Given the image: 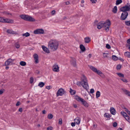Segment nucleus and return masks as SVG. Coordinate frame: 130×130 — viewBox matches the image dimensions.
<instances>
[{"instance_id": "22", "label": "nucleus", "mask_w": 130, "mask_h": 130, "mask_svg": "<svg viewBox=\"0 0 130 130\" xmlns=\"http://www.w3.org/2000/svg\"><path fill=\"white\" fill-rule=\"evenodd\" d=\"M7 32L9 34H15V32L14 31H13L11 29H8L7 30Z\"/></svg>"}, {"instance_id": "41", "label": "nucleus", "mask_w": 130, "mask_h": 130, "mask_svg": "<svg viewBox=\"0 0 130 130\" xmlns=\"http://www.w3.org/2000/svg\"><path fill=\"white\" fill-rule=\"evenodd\" d=\"M121 80L122 81L124 82L127 83V80L125 79L124 78H121Z\"/></svg>"}, {"instance_id": "58", "label": "nucleus", "mask_w": 130, "mask_h": 130, "mask_svg": "<svg viewBox=\"0 0 130 130\" xmlns=\"http://www.w3.org/2000/svg\"><path fill=\"white\" fill-rule=\"evenodd\" d=\"M42 112L43 114H45L46 113V112L45 110H43L42 111Z\"/></svg>"}, {"instance_id": "39", "label": "nucleus", "mask_w": 130, "mask_h": 130, "mask_svg": "<svg viewBox=\"0 0 130 130\" xmlns=\"http://www.w3.org/2000/svg\"><path fill=\"white\" fill-rule=\"evenodd\" d=\"M125 24L127 26H130V20L128 21H125Z\"/></svg>"}, {"instance_id": "23", "label": "nucleus", "mask_w": 130, "mask_h": 130, "mask_svg": "<svg viewBox=\"0 0 130 130\" xmlns=\"http://www.w3.org/2000/svg\"><path fill=\"white\" fill-rule=\"evenodd\" d=\"M124 55L126 57L130 58V53L129 52H126L124 53Z\"/></svg>"}, {"instance_id": "14", "label": "nucleus", "mask_w": 130, "mask_h": 130, "mask_svg": "<svg viewBox=\"0 0 130 130\" xmlns=\"http://www.w3.org/2000/svg\"><path fill=\"white\" fill-rule=\"evenodd\" d=\"M33 57L35 63L36 64L37 63L39 62L38 55L36 54H35L33 55Z\"/></svg>"}, {"instance_id": "62", "label": "nucleus", "mask_w": 130, "mask_h": 130, "mask_svg": "<svg viewBox=\"0 0 130 130\" xmlns=\"http://www.w3.org/2000/svg\"><path fill=\"white\" fill-rule=\"evenodd\" d=\"M127 112L130 116V111L128 110V111H127Z\"/></svg>"}, {"instance_id": "11", "label": "nucleus", "mask_w": 130, "mask_h": 130, "mask_svg": "<svg viewBox=\"0 0 130 130\" xmlns=\"http://www.w3.org/2000/svg\"><path fill=\"white\" fill-rule=\"evenodd\" d=\"M64 90L62 88H61L58 90L56 94V95L57 96H62L64 94Z\"/></svg>"}, {"instance_id": "53", "label": "nucleus", "mask_w": 130, "mask_h": 130, "mask_svg": "<svg viewBox=\"0 0 130 130\" xmlns=\"http://www.w3.org/2000/svg\"><path fill=\"white\" fill-rule=\"evenodd\" d=\"M91 2L92 3H95L96 1V0H90Z\"/></svg>"}, {"instance_id": "4", "label": "nucleus", "mask_w": 130, "mask_h": 130, "mask_svg": "<svg viewBox=\"0 0 130 130\" xmlns=\"http://www.w3.org/2000/svg\"><path fill=\"white\" fill-rule=\"evenodd\" d=\"M20 17L22 19L26 21L31 22L35 21V20L31 17L28 15L22 14L20 15Z\"/></svg>"}, {"instance_id": "37", "label": "nucleus", "mask_w": 130, "mask_h": 130, "mask_svg": "<svg viewBox=\"0 0 130 130\" xmlns=\"http://www.w3.org/2000/svg\"><path fill=\"white\" fill-rule=\"evenodd\" d=\"M53 117V116L51 114H49L47 116V118L48 119H51Z\"/></svg>"}, {"instance_id": "31", "label": "nucleus", "mask_w": 130, "mask_h": 130, "mask_svg": "<svg viewBox=\"0 0 130 130\" xmlns=\"http://www.w3.org/2000/svg\"><path fill=\"white\" fill-rule=\"evenodd\" d=\"M117 74L120 77L123 78L124 77V75L121 73H117Z\"/></svg>"}, {"instance_id": "59", "label": "nucleus", "mask_w": 130, "mask_h": 130, "mask_svg": "<svg viewBox=\"0 0 130 130\" xmlns=\"http://www.w3.org/2000/svg\"><path fill=\"white\" fill-rule=\"evenodd\" d=\"M46 88L48 89H50V86H47L46 87Z\"/></svg>"}, {"instance_id": "45", "label": "nucleus", "mask_w": 130, "mask_h": 130, "mask_svg": "<svg viewBox=\"0 0 130 130\" xmlns=\"http://www.w3.org/2000/svg\"><path fill=\"white\" fill-rule=\"evenodd\" d=\"M53 129V127L51 126H48L47 129V130H52Z\"/></svg>"}, {"instance_id": "15", "label": "nucleus", "mask_w": 130, "mask_h": 130, "mask_svg": "<svg viewBox=\"0 0 130 130\" xmlns=\"http://www.w3.org/2000/svg\"><path fill=\"white\" fill-rule=\"evenodd\" d=\"M110 111L111 113L113 115H115L116 113V111L115 109L113 107H111L110 109Z\"/></svg>"}, {"instance_id": "43", "label": "nucleus", "mask_w": 130, "mask_h": 130, "mask_svg": "<svg viewBox=\"0 0 130 130\" xmlns=\"http://www.w3.org/2000/svg\"><path fill=\"white\" fill-rule=\"evenodd\" d=\"M121 67V66L120 65H118L117 66V70H120Z\"/></svg>"}, {"instance_id": "40", "label": "nucleus", "mask_w": 130, "mask_h": 130, "mask_svg": "<svg viewBox=\"0 0 130 130\" xmlns=\"http://www.w3.org/2000/svg\"><path fill=\"white\" fill-rule=\"evenodd\" d=\"M15 46L17 48H19L20 47V45L18 43H16L15 44Z\"/></svg>"}, {"instance_id": "12", "label": "nucleus", "mask_w": 130, "mask_h": 130, "mask_svg": "<svg viewBox=\"0 0 130 130\" xmlns=\"http://www.w3.org/2000/svg\"><path fill=\"white\" fill-rule=\"evenodd\" d=\"M34 32L35 34H43L44 33V31L42 29H38L34 30Z\"/></svg>"}, {"instance_id": "46", "label": "nucleus", "mask_w": 130, "mask_h": 130, "mask_svg": "<svg viewBox=\"0 0 130 130\" xmlns=\"http://www.w3.org/2000/svg\"><path fill=\"white\" fill-rule=\"evenodd\" d=\"M62 119L61 118L59 119L58 122L59 124H61L62 123Z\"/></svg>"}, {"instance_id": "5", "label": "nucleus", "mask_w": 130, "mask_h": 130, "mask_svg": "<svg viewBox=\"0 0 130 130\" xmlns=\"http://www.w3.org/2000/svg\"><path fill=\"white\" fill-rule=\"evenodd\" d=\"M90 68L93 71L97 73L98 75L100 76L103 78L105 77L104 75L103 74L102 72L99 70H98L95 67L92 66H89Z\"/></svg>"}, {"instance_id": "32", "label": "nucleus", "mask_w": 130, "mask_h": 130, "mask_svg": "<svg viewBox=\"0 0 130 130\" xmlns=\"http://www.w3.org/2000/svg\"><path fill=\"white\" fill-rule=\"evenodd\" d=\"M122 2V0H117L116 1V4L117 5H119Z\"/></svg>"}, {"instance_id": "8", "label": "nucleus", "mask_w": 130, "mask_h": 130, "mask_svg": "<svg viewBox=\"0 0 130 130\" xmlns=\"http://www.w3.org/2000/svg\"><path fill=\"white\" fill-rule=\"evenodd\" d=\"M128 15L127 12H123L121 13L120 17V19L121 20H124L127 18Z\"/></svg>"}, {"instance_id": "9", "label": "nucleus", "mask_w": 130, "mask_h": 130, "mask_svg": "<svg viewBox=\"0 0 130 130\" xmlns=\"http://www.w3.org/2000/svg\"><path fill=\"white\" fill-rule=\"evenodd\" d=\"M14 60V59H12L11 58L9 59L5 62L4 65L7 66L12 64Z\"/></svg>"}, {"instance_id": "1", "label": "nucleus", "mask_w": 130, "mask_h": 130, "mask_svg": "<svg viewBox=\"0 0 130 130\" xmlns=\"http://www.w3.org/2000/svg\"><path fill=\"white\" fill-rule=\"evenodd\" d=\"M58 45V41L55 40H51L48 43V47L52 51H55L57 49Z\"/></svg>"}, {"instance_id": "21", "label": "nucleus", "mask_w": 130, "mask_h": 130, "mask_svg": "<svg viewBox=\"0 0 130 130\" xmlns=\"http://www.w3.org/2000/svg\"><path fill=\"white\" fill-rule=\"evenodd\" d=\"M90 38L88 37H86L84 39L86 43H89L90 41Z\"/></svg>"}, {"instance_id": "25", "label": "nucleus", "mask_w": 130, "mask_h": 130, "mask_svg": "<svg viewBox=\"0 0 130 130\" xmlns=\"http://www.w3.org/2000/svg\"><path fill=\"white\" fill-rule=\"evenodd\" d=\"M70 93L72 95H73L75 94L76 91L74 90H72L71 88H70Z\"/></svg>"}, {"instance_id": "7", "label": "nucleus", "mask_w": 130, "mask_h": 130, "mask_svg": "<svg viewBox=\"0 0 130 130\" xmlns=\"http://www.w3.org/2000/svg\"><path fill=\"white\" fill-rule=\"evenodd\" d=\"M0 22L12 23L13 22V20L7 19H5L3 18L0 17Z\"/></svg>"}, {"instance_id": "57", "label": "nucleus", "mask_w": 130, "mask_h": 130, "mask_svg": "<svg viewBox=\"0 0 130 130\" xmlns=\"http://www.w3.org/2000/svg\"><path fill=\"white\" fill-rule=\"evenodd\" d=\"M73 107L75 108H76L77 107V105L76 104H73Z\"/></svg>"}, {"instance_id": "28", "label": "nucleus", "mask_w": 130, "mask_h": 130, "mask_svg": "<svg viewBox=\"0 0 130 130\" xmlns=\"http://www.w3.org/2000/svg\"><path fill=\"white\" fill-rule=\"evenodd\" d=\"M20 64L22 66H24L26 64V62L24 61H21L20 63Z\"/></svg>"}, {"instance_id": "55", "label": "nucleus", "mask_w": 130, "mask_h": 130, "mask_svg": "<svg viewBox=\"0 0 130 130\" xmlns=\"http://www.w3.org/2000/svg\"><path fill=\"white\" fill-rule=\"evenodd\" d=\"M19 111L20 112H22V108H19Z\"/></svg>"}, {"instance_id": "48", "label": "nucleus", "mask_w": 130, "mask_h": 130, "mask_svg": "<svg viewBox=\"0 0 130 130\" xmlns=\"http://www.w3.org/2000/svg\"><path fill=\"white\" fill-rule=\"evenodd\" d=\"M33 81V79L32 77H31L30 78V83H32Z\"/></svg>"}, {"instance_id": "38", "label": "nucleus", "mask_w": 130, "mask_h": 130, "mask_svg": "<svg viewBox=\"0 0 130 130\" xmlns=\"http://www.w3.org/2000/svg\"><path fill=\"white\" fill-rule=\"evenodd\" d=\"M82 83L81 82V81L80 82H78L76 83L77 85L79 87H80L81 86V85L82 86Z\"/></svg>"}, {"instance_id": "3", "label": "nucleus", "mask_w": 130, "mask_h": 130, "mask_svg": "<svg viewBox=\"0 0 130 130\" xmlns=\"http://www.w3.org/2000/svg\"><path fill=\"white\" fill-rule=\"evenodd\" d=\"M75 99L78 101L80 102L85 107H87L89 105L88 104L83 98L78 96H75Z\"/></svg>"}, {"instance_id": "18", "label": "nucleus", "mask_w": 130, "mask_h": 130, "mask_svg": "<svg viewBox=\"0 0 130 130\" xmlns=\"http://www.w3.org/2000/svg\"><path fill=\"white\" fill-rule=\"evenodd\" d=\"M103 23L102 22L99 23L97 25V27L98 29H100L103 27Z\"/></svg>"}, {"instance_id": "2", "label": "nucleus", "mask_w": 130, "mask_h": 130, "mask_svg": "<svg viewBox=\"0 0 130 130\" xmlns=\"http://www.w3.org/2000/svg\"><path fill=\"white\" fill-rule=\"evenodd\" d=\"M81 81L82 83V87L85 89H87L89 88L87 79L86 76L82 75L81 77Z\"/></svg>"}, {"instance_id": "60", "label": "nucleus", "mask_w": 130, "mask_h": 130, "mask_svg": "<svg viewBox=\"0 0 130 130\" xmlns=\"http://www.w3.org/2000/svg\"><path fill=\"white\" fill-rule=\"evenodd\" d=\"M93 127H94V128H96L97 126V125H95V124H94L93 125Z\"/></svg>"}, {"instance_id": "42", "label": "nucleus", "mask_w": 130, "mask_h": 130, "mask_svg": "<svg viewBox=\"0 0 130 130\" xmlns=\"http://www.w3.org/2000/svg\"><path fill=\"white\" fill-rule=\"evenodd\" d=\"M71 63L74 66H75L76 65V62L74 61L73 62H71Z\"/></svg>"}, {"instance_id": "29", "label": "nucleus", "mask_w": 130, "mask_h": 130, "mask_svg": "<svg viewBox=\"0 0 130 130\" xmlns=\"http://www.w3.org/2000/svg\"><path fill=\"white\" fill-rule=\"evenodd\" d=\"M22 36L24 37H28L29 36L30 34L28 32H26L25 33L22 34Z\"/></svg>"}, {"instance_id": "64", "label": "nucleus", "mask_w": 130, "mask_h": 130, "mask_svg": "<svg viewBox=\"0 0 130 130\" xmlns=\"http://www.w3.org/2000/svg\"><path fill=\"white\" fill-rule=\"evenodd\" d=\"M118 130H122V128H119L118 129Z\"/></svg>"}, {"instance_id": "49", "label": "nucleus", "mask_w": 130, "mask_h": 130, "mask_svg": "<svg viewBox=\"0 0 130 130\" xmlns=\"http://www.w3.org/2000/svg\"><path fill=\"white\" fill-rule=\"evenodd\" d=\"M106 48H107L108 49H109L110 48H111L110 45L108 44H106Z\"/></svg>"}, {"instance_id": "56", "label": "nucleus", "mask_w": 130, "mask_h": 130, "mask_svg": "<svg viewBox=\"0 0 130 130\" xmlns=\"http://www.w3.org/2000/svg\"><path fill=\"white\" fill-rule=\"evenodd\" d=\"M127 42L128 43H130V38L127 40Z\"/></svg>"}, {"instance_id": "13", "label": "nucleus", "mask_w": 130, "mask_h": 130, "mask_svg": "<svg viewBox=\"0 0 130 130\" xmlns=\"http://www.w3.org/2000/svg\"><path fill=\"white\" fill-rule=\"evenodd\" d=\"M53 70L55 72H58L59 71V67L57 64H55L52 67Z\"/></svg>"}, {"instance_id": "51", "label": "nucleus", "mask_w": 130, "mask_h": 130, "mask_svg": "<svg viewBox=\"0 0 130 130\" xmlns=\"http://www.w3.org/2000/svg\"><path fill=\"white\" fill-rule=\"evenodd\" d=\"M113 126L114 127H116L117 126V124L116 122H114L113 123Z\"/></svg>"}, {"instance_id": "30", "label": "nucleus", "mask_w": 130, "mask_h": 130, "mask_svg": "<svg viewBox=\"0 0 130 130\" xmlns=\"http://www.w3.org/2000/svg\"><path fill=\"white\" fill-rule=\"evenodd\" d=\"M44 85V84L43 82H40L39 83L38 86L40 87H42Z\"/></svg>"}, {"instance_id": "24", "label": "nucleus", "mask_w": 130, "mask_h": 130, "mask_svg": "<svg viewBox=\"0 0 130 130\" xmlns=\"http://www.w3.org/2000/svg\"><path fill=\"white\" fill-rule=\"evenodd\" d=\"M80 48L82 51L83 52L85 50V47L83 45L81 44L80 45Z\"/></svg>"}, {"instance_id": "10", "label": "nucleus", "mask_w": 130, "mask_h": 130, "mask_svg": "<svg viewBox=\"0 0 130 130\" xmlns=\"http://www.w3.org/2000/svg\"><path fill=\"white\" fill-rule=\"evenodd\" d=\"M130 10V8L129 6L126 5L121 7L120 9L121 11L123 12H127L129 11Z\"/></svg>"}, {"instance_id": "63", "label": "nucleus", "mask_w": 130, "mask_h": 130, "mask_svg": "<svg viewBox=\"0 0 130 130\" xmlns=\"http://www.w3.org/2000/svg\"><path fill=\"white\" fill-rule=\"evenodd\" d=\"M88 56L89 58H91V55L90 54Z\"/></svg>"}, {"instance_id": "35", "label": "nucleus", "mask_w": 130, "mask_h": 130, "mask_svg": "<svg viewBox=\"0 0 130 130\" xmlns=\"http://www.w3.org/2000/svg\"><path fill=\"white\" fill-rule=\"evenodd\" d=\"M112 59L114 60H117L118 59V58L115 55H112Z\"/></svg>"}, {"instance_id": "26", "label": "nucleus", "mask_w": 130, "mask_h": 130, "mask_svg": "<svg viewBox=\"0 0 130 130\" xmlns=\"http://www.w3.org/2000/svg\"><path fill=\"white\" fill-rule=\"evenodd\" d=\"M101 95L99 91H98L96 92V98H98Z\"/></svg>"}, {"instance_id": "44", "label": "nucleus", "mask_w": 130, "mask_h": 130, "mask_svg": "<svg viewBox=\"0 0 130 130\" xmlns=\"http://www.w3.org/2000/svg\"><path fill=\"white\" fill-rule=\"evenodd\" d=\"M5 90L4 89H2L0 90V95L2 94L4 92Z\"/></svg>"}, {"instance_id": "36", "label": "nucleus", "mask_w": 130, "mask_h": 130, "mask_svg": "<svg viewBox=\"0 0 130 130\" xmlns=\"http://www.w3.org/2000/svg\"><path fill=\"white\" fill-rule=\"evenodd\" d=\"M125 119L128 121L130 123V118L129 116H128V115L127 116H126L125 117Z\"/></svg>"}, {"instance_id": "47", "label": "nucleus", "mask_w": 130, "mask_h": 130, "mask_svg": "<svg viewBox=\"0 0 130 130\" xmlns=\"http://www.w3.org/2000/svg\"><path fill=\"white\" fill-rule=\"evenodd\" d=\"M94 92V90L93 89H91L90 90V93L92 94Z\"/></svg>"}, {"instance_id": "34", "label": "nucleus", "mask_w": 130, "mask_h": 130, "mask_svg": "<svg viewBox=\"0 0 130 130\" xmlns=\"http://www.w3.org/2000/svg\"><path fill=\"white\" fill-rule=\"evenodd\" d=\"M104 116L105 117H106L107 118H110L111 117L110 115L107 113H105L104 115Z\"/></svg>"}, {"instance_id": "19", "label": "nucleus", "mask_w": 130, "mask_h": 130, "mask_svg": "<svg viewBox=\"0 0 130 130\" xmlns=\"http://www.w3.org/2000/svg\"><path fill=\"white\" fill-rule=\"evenodd\" d=\"M122 90L126 95L130 97V92L124 89H122Z\"/></svg>"}, {"instance_id": "52", "label": "nucleus", "mask_w": 130, "mask_h": 130, "mask_svg": "<svg viewBox=\"0 0 130 130\" xmlns=\"http://www.w3.org/2000/svg\"><path fill=\"white\" fill-rule=\"evenodd\" d=\"M20 104V102L19 101H18L17 102L16 104V106H18Z\"/></svg>"}, {"instance_id": "17", "label": "nucleus", "mask_w": 130, "mask_h": 130, "mask_svg": "<svg viewBox=\"0 0 130 130\" xmlns=\"http://www.w3.org/2000/svg\"><path fill=\"white\" fill-rule=\"evenodd\" d=\"M42 47L43 51L47 53H50V51L47 47L44 46H42Z\"/></svg>"}, {"instance_id": "61", "label": "nucleus", "mask_w": 130, "mask_h": 130, "mask_svg": "<svg viewBox=\"0 0 130 130\" xmlns=\"http://www.w3.org/2000/svg\"><path fill=\"white\" fill-rule=\"evenodd\" d=\"M69 3H70L68 1H67L66 2V5H68L69 4Z\"/></svg>"}, {"instance_id": "27", "label": "nucleus", "mask_w": 130, "mask_h": 130, "mask_svg": "<svg viewBox=\"0 0 130 130\" xmlns=\"http://www.w3.org/2000/svg\"><path fill=\"white\" fill-rule=\"evenodd\" d=\"M117 7L116 6H115L113 8L112 11L113 13H117Z\"/></svg>"}, {"instance_id": "50", "label": "nucleus", "mask_w": 130, "mask_h": 130, "mask_svg": "<svg viewBox=\"0 0 130 130\" xmlns=\"http://www.w3.org/2000/svg\"><path fill=\"white\" fill-rule=\"evenodd\" d=\"M76 124V123H75L74 122V123H73V122H72L71 123V125L72 126V127H74V126H75V124Z\"/></svg>"}, {"instance_id": "6", "label": "nucleus", "mask_w": 130, "mask_h": 130, "mask_svg": "<svg viewBox=\"0 0 130 130\" xmlns=\"http://www.w3.org/2000/svg\"><path fill=\"white\" fill-rule=\"evenodd\" d=\"M103 23V27L104 28L105 30L106 31H108L109 30L110 25V22L109 20H108L105 22H102Z\"/></svg>"}, {"instance_id": "20", "label": "nucleus", "mask_w": 130, "mask_h": 130, "mask_svg": "<svg viewBox=\"0 0 130 130\" xmlns=\"http://www.w3.org/2000/svg\"><path fill=\"white\" fill-rule=\"evenodd\" d=\"M103 57L104 58H107L109 57V55L107 53H104L103 54Z\"/></svg>"}, {"instance_id": "54", "label": "nucleus", "mask_w": 130, "mask_h": 130, "mask_svg": "<svg viewBox=\"0 0 130 130\" xmlns=\"http://www.w3.org/2000/svg\"><path fill=\"white\" fill-rule=\"evenodd\" d=\"M55 13V11L54 10H53L52 12H51V14L52 15H54Z\"/></svg>"}, {"instance_id": "16", "label": "nucleus", "mask_w": 130, "mask_h": 130, "mask_svg": "<svg viewBox=\"0 0 130 130\" xmlns=\"http://www.w3.org/2000/svg\"><path fill=\"white\" fill-rule=\"evenodd\" d=\"M74 121L76 124L78 125L80 123V120L79 117H77L74 119Z\"/></svg>"}, {"instance_id": "33", "label": "nucleus", "mask_w": 130, "mask_h": 130, "mask_svg": "<svg viewBox=\"0 0 130 130\" xmlns=\"http://www.w3.org/2000/svg\"><path fill=\"white\" fill-rule=\"evenodd\" d=\"M121 114L123 116L124 118L127 115L126 113L124 112L123 111H121Z\"/></svg>"}]
</instances>
